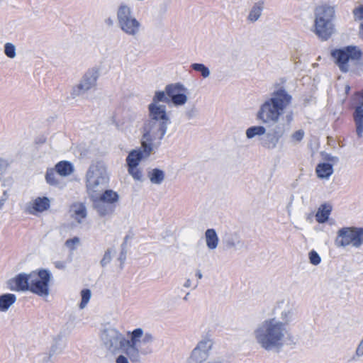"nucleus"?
Wrapping results in <instances>:
<instances>
[{"label":"nucleus","mask_w":363,"mask_h":363,"mask_svg":"<svg viewBox=\"0 0 363 363\" xmlns=\"http://www.w3.org/2000/svg\"><path fill=\"white\" fill-rule=\"evenodd\" d=\"M288 334L284 323L276 318L264 320L254 330L256 342L267 351H280Z\"/></svg>","instance_id":"1"},{"label":"nucleus","mask_w":363,"mask_h":363,"mask_svg":"<svg viewBox=\"0 0 363 363\" xmlns=\"http://www.w3.org/2000/svg\"><path fill=\"white\" fill-rule=\"evenodd\" d=\"M170 123L171 120L167 111L152 107L151 111H149V118L144 123L141 139L142 147L147 155L153 150V141L163 139Z\"/></svg>","instance_id":"2"},{"label":"nucleus","mask_w":363,"mask_h":363,"mask_svg":"<svg viewBox=\"0 0 363 363\" xmlns=\"http://www.w3.org/2000/svg\"><path fill=\"white\" fill-rule=\"evenodd\" d=\"M291 101V95L284 88L278 89L273 91L271 97L260 106L257 113V119L264 123H277Z\"/></svg>","instance_id":"3"},{"label":"nucleus","mask_w":363,"mask_h":363,"mask_svg":"<svg viewBox=\"0 0 363 363\" xmlns=\"http://www.w3.org/2000/svg\"><path fill=\"white\" fill-rule=\"evenodd\" d=\"M108 182L109 175L103 162H96L89 166L86 174V188L89 198L96 193L102 192Z\"/></svg>","instance_id":"4"},{"label":"nucleus","mask_w":363,"mask_h":363,"mask_svg":"<svg viewBox=\"0 0 363 363\" xmlns=\"http://www.w3.org/2000/svg\"><path fill=\"white\" fill-rule=\"evenodd\" d=\"M315 33L323 40H327L333 34L335 8L328 5L318 6L315 10Z\"/></svg>","instance_id":"5"},{"label":"nucleus","mask_w":363,"mask_h":363,"mask_svg":"<svg viewBox=\"0 0 363 363\" xmlns=\"http://www.w3.org/2000/svg\"><path fill=\"white\" fill-rule=\"evenodd\" d=\"M143 334V330L140 328L129 332L130 339H127L120 349L132 362H139L141 354H147L152 352V350L149 347L143 348L139 345Z\"/></svg>","instance_id":"6"},{"label":"nucleus","mask_w":363,"mask_h":363,"mask_svg":"<svg viewBox=\"0 0 363 363\" xmlns=\"http://www.w3.org/2000/svg\"><path fill=\"white\" fill-rule=\"evenodd\" d=\"M362 55V50L357 46L348 45L331 52V56L335 59V64L342 72L349 71V62H358Z\"/></svg>","instance_id":"7"},{"label":"nucleus","mask_w":363,"mask_h":363,"mask_svg":"<svg viewBox=\"0 0 363 363\" xmlns=\"http://www.w3.org/2000/svg\"><path fill=\"white\" fill-rule=\"evenodd\" d=\"M117 21L120 28L129 35H135L138 33L140 23L133 16L130 6L121 4L117 10Z\"/></svg>","instance_id":"8"},{"label":"nucleus","mask_w":363,"mask_h":363,"mask_svg":"<svg viewBox=\"0 0 363 363\" xmlns=\"http://www.w3.org/2000/svg\"><path fill=\"white\" fill-rule=\"evenodd\" d=\"M350 244L357 248L363 245V228L345 227L338 230L336 246L345 247Z\"/></svg>","instance_id":"9"},{"label":"nucleus","mask_w":363,"mask_h":363,"mask_svg":"<svg viewBox=\"0 0 363 363\" xmlns=\"http://www.w3.org/2000/svg\"><path fill=\"white\" fill-rule=\"evenodd\" d=\"M51 274L48 269H41L38 272L30 273L29 291L40 296L49 295V282Z\"/></svg>","instance_id":"10"},{"label":"nucleus","mask_w":363,"mask_h":363,"mask_svg":"<svg viewBox=\"0 0 363 363\" xmlns=\"http://www.w3.org/2000/svg\"><path fill=\"white\" fill-rule=\"evenodd\" d=\"M101 340L106 349L116 352L120 350L127 339L118 330L109 327L101 331Z\"/></svg>","instance_id":"11"},{"label":"nucleus","mask_w":363,"mask_h":363,"mask_svg":"<svg viewBox=\"0 0 363 363\" xmlns=\"http://www.w3.org/2000/svg\"><path fill=\"white\" fill-rule=\"evenodd\" d=\"M213 342L208 337L200 340L192 350L187 363H203L209 357Z\"/></svg>","instance_id":"12"},{"label":"nucleus","mask_w":363,"mask_h":363,"mask_svg":"<svg viewBox=\"0 0 363 363\" xmlns=\"http://www.w3.org/2000/svg\"><path fill=\"white\" fill-rule=\"evenodd\" d=\"M99 77L96 70L91 69L86 72L82 77L79 83L73 87L71 96L73 99L79 96L94 87Z\"/></svg>","instance_id":"13"},{"label":"nucleus","mask_w":363,"mask_h":363,"mask_svg":"<svg viewBox=\"0 0 363 363\" xmlns=\"http://www.w3.org/2000/svg\"><path fill=\"white\" fill-rule=\"evenodd\" d=\"M186 91L187 89L181 83L168 84L165 87L167 95L175 106H182L186 102Z\"/></svg>","instance_id":"14"},{"label":"nucleus","mask_w":363,"mask_h":363,"mask_svg":"<svg viewBox=\"0 0 363 363\" xmlns=\"http://www.w3.org/2000/svg\"><path fill=\"white\" fill-rule=\"evenodd\" d=\"M30 274L20 273L7 281L8 288L11 291H29Z\"/></svg>","instance_id":"15"},{"label":"nucleus","mask_w":363,"mask_h":363,"mask_svg":"<svg viewBox=\"0 0 363 363\" xmlns=\"http://www.w3.org/2000/svg\"><path fill=\"white\" fill-rule=\"evenodd\" d=\"M92 201L93 208L101 217L111 216L115 212L116 207L111 203L102 201L100 199L89 198Z\"/></svg>","instance_id":"16"},{"label":"nucleus","mask_w":363,"mask_h":363,"mask_svg":"<svg viewBox=\"0 0 363 363\" xmlns=\"http://www.w3.org/2000/svg\"><path fill=\"white\" fill-rule=\"evenodd\" d=\"M151 153L148 155L141 147V149L133 150L126 157L128 167H137L140 161L145 157H148Z\"/></svg>","instance_id":"17"},{"label":"nucleus","mask_w":363,"mask_h":363,"mask_svg":"<svg viewBox=\"0 0 363 363\" xmlns=\"http://www.w3.org/2000/svg\"><path fill=\"white\" fill-rule=\"evenodd\" d=\"M223 242L228 250L232 248L237 249L238 247H241L244 244L240 234L237 232L225 233L223 238Z\"/></svg>","instance_id":"18"},{"label":"nucleus","mask_w":363,"mask_h":363,"mask_svg":"<svg viewBox=\"0 0 363 363\" xmlns=\"http://www.w3.org/2000/svg\"><path fill=\"white\" fill-rule=\"evenodd\" d=\"M111 203L117 206L119 201V194L112 189H104L102 192H99L91 196Z\"/></svg>","instance_id":"19"},{"label":"nucleus","mask_w":363,"mask_h":363,"mask_svg":"<svg viewBox=\"0 0 363 363\" xmlns=\"http://www.w3.org/2000/svg\"><path fill=\"white\" fill-rule=\"evenodd\" d=\"M159 102H164L167 104L170 102L169 96L167 95L166 92L163 91H155L152 103L148 105V111H151L152 107L153 106L160 108L161 111H167L166 106L160 105L158 104Z\"/></svg>","instance_id":"20"},{"label":"nucleus","mask_w":363,"mask_h":363,"mask_svg":"<svg viewBox=\"0 0 363 363\" xmlns=\"http://www.w3.org/2000/svg\"><path fill=\"white\" fill-rule=\"evenodd\" d=\"M50 206V202L48 197H38L33 201L31 208H28V211L31 214H34V211L43 212L48 210Z\"/></svg>","instance_id":"21"},{"label":"nucleus","mask_w":363,"mask_h":363,"mask_svg":"<svg viewBox=\"0 0 363 363\" xmlns=\"http://www.w3.org/2000/svg\"><path fill=\"white\" fill-rule=\"evenodd\" d=\"M205 240L208 250H214L217 248L219 238L215 229L208 228L206 230Z\"/></svg>","instance_id":"22"},{"label":"nucleus","mask_w":363,"mask_h":363,"mask_svg":"<svg viewBox=\"0 0 363 363\" xmlns=\"http://www.w3.org/2000/svg\"><path fill=\"white\" fill-rule=\"evenodd\" d=\"M317 177L320 179H328L333 173V165L328 162L319 163L315 168Z\"/></svg>","instance_id":"23"},{"label":"nucleus","mask_w":363,"mask_h":363,"mask_svg":"<svg viewBox=\"0 0 363 363\" xmlns=\"http://www.w3.org/2000/svg\"><path fill=\"white\" fill-rule=\"evenodd\" d=\"M331 211L332 207L330 205L326 203L320 205L315 214L316 221L319 223H324L328 221Z\"/></svg>","instance_id":"24"},{"label":"nucleus","mask_w":363,"mask_h":363,"mask_svg":"<svg viewBox=\"0 0 363 363\" xmlns=\"http://www.w3.org/2000/svg\"><path fill=\"white\" fill-rule=\"evenodd\" d=\"M55 171L62 177L70 175L74 172L72 164L66 160L60 161L55 165Z\"/></svg>","instance_id":"25"},{"label":"nucleus","mask_w":363,"mask_h":363,"mask_svg":"<svg viewBox=\"0 0 363 363\" xmlns=\"http://www.w3.org/2000/svg\"><path fill=\"white\" fill-rule=\"evenodd\" d=\"M16 296L13 294L0 295V311L5 312L16 302Z\"/></svg>","instance_id":"26"},{"label":"nucleus","mask_w":363,"mask_h":363,"mask_svg":"<svg viewBox=\"0 0 363 363\" xmlns=\"http://www.w3.org/2000/svg\"><path fill=\"white\" fill-rule=\"evenodd\" d=\"M264 9V1H259L254 4L250 13L247 16L248 21L251 22L257 21L262 15V12Z\"/></svg>","instance_id":"27"},{"label":"nucleus","mask_w":363,"mask_h":363,"mask_svg":"<svg viewBox=\"0 0 363 363\" xmlns=\"http://www.w3.org/2000/svg\"><path fill=\"white\" fill-rule=\"evenodd\" d=\"M279 140L272 132H269L260 138V144L267 149L272 150L277 147Z\"/></svg>","instance_id":"28"},{"label":"nucleus","mask_w":363,"mask_h":363,"mask_svg":"<svg viewBox=\"0 0 363 363\" xmlns=\"http://www.w3.org/2000/svg\"><path fill=\"white\" fill-rule=\"evenodd\" d=\"M147 177L152 184L160 185L164 180L165 174L163 170L155 168L147 172Z\"/></svg>","instance_id":"29"},{"label":"nucleus","mask_w":363,"mask_h":363,"mask_svg":"<svg viewBox=\"0 0 363 363\" xmlns=\"http://www.w3.org/2000/svg\"><path fill=\"white\" fill-rule=\"evenodd\" d=\"M72 209L75 216L74 218L78 223H81L83 218L86 217V208L83 203H77L72 206Z\"/></svg>","instance_id":"30"},{"label":"nucleus","mask_w":363,"mask_h":363,"mask_svg":"<svg viewBox=\"0 0 363 363\" xmlns=\"http://www.w3.org/2000/svg\"><path fill=\"white\" fill-rule=\"evenodd\" d=\"M266 133V128L262 125H255L248 128L246 130V137L247 139H252L255 136L264 135Z\"/></svg>","instance_id":"31"},{"label":"nucleus","mask_w":363,"mask_h":363,"mask_svg":"<svg viewBox=\"0 0 363 363\" xmlns=\"http://www.w3.org/2000/svg\"><path fill=\"white\" fill-rule=\"evenodd\" d=\"M130 239V236L129 235H126L125 238H124V240H123V243L121 244V252H120V255H119V257L118 258V259L120 261L121 264H120V268L122 269L123 268V264H124V262L126 259V255H127V242H128V240Z\"/></svg>","instance_id":"32"},{"label":"nucleus","mask_w":363,"mask_h":363,"mask_svg":"<svg viewBox=\"0 0 363 363\" xmlns=\"http://www.w3.org/2000/svg\"><path fill=\"white\" fill-rule=\"evenodd\" d=\"M191 67L196 72H200L203 78H207L210 76V69L204 64L202 63H193Z\"/></svg>","instance_id":"33"},{"label":"nucleus","mask_w":363,"mask_h":363,"mask_svg":"<svg viewBox=\"0 0 363 363\" xmlns=\"http://www.w3.org/2000/svg\"><path fill=\"white\" fill-rule=\"evenodd\" d=\"M293 315L294 311L292 309L284 310L281 312V318L282 320L280 321L284 323L286 329H288V325L292 320Z\"/></svg>","instance_id":"34"},{"label":"nucleus","mask_w":363,"mask_h":363,"mask_svg":"<svg viewBox=\"0 0 363 363\" xmlns=\"http://www.w3.org/2000/svg\"><path fill=\"white\" fill-rule=\"evenodd\" d=\"M91 296V290L89 289H84L81 291L82 300L79 304L80 308H84L89 301Z\"/></svg>","instance_id":"35"},{"label":"nucleus","mask_w":363,"mask_h":363,"mask_svg":"<svg viewBox=\"0 0 363 363\" xmlns=\"http://www.w3.org/2000/svg\"><path fill=\"white\" fill-rule=\"evenodd\" d=\"M55 169H48L46 172L45 179L48 184L50 185H57L58 180L55 178Z\"/></svg>","instance_id":"36"},{"label":"nucleus","mask_w":363,"mask_h":363,"mask_svg":"<svg viewBox=\"0 0 363 363\" xmlns=\"http://www.w3.org/2000/svg\"><path fill=\"white\" fill-rule=\"evenodd\" d=\"M4 53L9 58H14L16 55L15 45L11 43H6L4 45Z\"/></svg>","instance_id":"37"},{"label":"nucleus","mask_w":363,"mask_h":363,"mask_svg":"<svg viewBox=\"0 0 363 363\" xmlns=\"http://www.w3.org/2000/svg\"><path fill=\"white\" fill-rule=\"evenodd\" d=\"M128 171L130 175L133 177L135 180L141 181L143 177L142 172L137 167H128Z\"/></svg>","instance_id":"38"},{"label":"nucleus","mask_w":363,"mask_h":363,"mask_svg":"<svg viewBox=\"0 0 363 363\" xmlns=\"http://www.w3.org/2000/svg\"><path fill=\"white\" fill-rule=\"evenodd\" d=\"M310 263L313 265H318L321 262V258L318 252L315 250H311L308 254Z\"/></svg>","instance_id":"39"},{"label":"nucleus","mask_w":363,"mask_h":363,"mask_svg":"<svg viewBox=\"0 0 363 363\" xmlns=\"http://www.w3.org/2000/svg\"><path fill=\"white\" fill-rule=\"evenodd\" d=\"M272 133L275 135L277 138L279 140L285 133L284 125L281 124L276 125L275 127L272 129Z\"/></svg>","instance_id":"40"},{"label":"nucleus","mask_w":363,"mask_h":363,"mask_svg":"<svg viewBox=\"0 0 363 363\" xmlns=\"http://www.w3.org/2000/svg\"><path fill=\"white\" fill-rule=\"evenodd\" d=\"M111 253V249H108L106 251H105L104 257L100 262V264L102 267H105L108 264L111 262L112 259Z\"/></svg>","instance_id":"41"},{"label":"nucleus","mask_w":363,"mask_h":363,"mask_svg":"<svg viewBox=\"0 0 363 363\" xmlns=\"http://www.w3.org/2000/svg\"><path fill=\"white\" fill-rule=\"evenodd\" d=\"M354 21L363 20V5L354 8L352 11Z\"/></svg>","instance_id":"42"},{"label":"nucleus","mask_w":363,"mask_h":363,"mask_svg":"<svg viewBox=\"0 0 363 363\" xmlns=\"http://www.w3.org/2000/svg\"><path fill=\"white\" fill-rule=\"evenodd\" d=\"M154 337L151 333H146L143 334V337L140 339V342H139V345L141 346V345H147L150 344L153 342Z\"/></svg>","instance_id":"43"},{"label":"nucleus","mask_w":363,"mask_h":363,"mask_svg":"<svg viewBox=\"0 0 363 363\" xmlns=\"http://www.w3.org/2000/svg\"><path fill=\"white\" fill-rule=\"evenodd\" d=\"M62 351V347L60 346L58 340H55V342L52 345L49 354L53 356L55 354H60Z\"/></svg>","instance_id":"44"},{"label":"nucleus","mask_w":363,"mask_h":363,"mask_svg":"<svg viewBox=\"0 0 363 363\" xmlns=\"http://www.w3.org/2000/svg\"><path fill=\"white\" fill-rule=\"evenodd\" d=\"M79 242V238L78 237H74L73 238H71V239H68L66 240L65 242V245L71 249V250H74L75 247H74V245L75 244H78Z\"/></svg>","instance_id":"45"},{"label":"nucleus","mask_w":363,"mask_h":363,"mask_svg":"<svg viewBox=\"0 0 363 363\" xmlns=\"http://www.w3.org/2000/svg\"><path fill=\"white\" fill-rule=\"evenodd\" d=\"M304 136V131L303 130H298L295 131L292 135V139L296 142H300L303 140Z\"/></svg>","instance_id":"46"},{"label":"nucleus","mask_w":363,"mask_h":363,"mask_svg":"<svg viewBox=\"0 0 363 363\" xmlns=\"http://www.w3.org/2000/svg\"><path fill=\"white\" fill-rule=\"evenodd\" d=\"M10 163L7 160L0 157V173L5 172L9 167Z\"/></svg>","instance_id":"47"},{"label":"nucleus","mask_w":363,"mask_h":363,"mask_svg":"<svg viewBox=\"0 0 363 363\" xmlns=\"http://www.w3.org/2000/svg\"><path fill=\"white\" fill-rule=\"evenodd\" d=\"M8 198L7 191H4L3 195L0 197V209L2 208Z\"/></svg>","instance_id":"48"},{"label":"nucleus","mask_w":363,"mask_h":363,"mask_svg":"<svg viewBox=\"0 0 363 363\" xmlns=\"http://www.w3.org/2000/svg\"><path fill=\"white\" fill-rule=\"evenodd\" d=\"M196 115V110L194 108H192L191 110L186 112V116L188 119H191L195 117Z\"/></svg>","instance_id":"49"},{"label":"nucleus","mask_w":363,"mask_h":363,"mask_svg":"<svg viewBox=\"0 0 363 363\" xmlns=\"http://www.w3.org/2000/svg\"><path fill=\"white\" fill-rule=\"evenodd\" d=\"M55 267L59 269H65L66 268V264L62 261H56L54 263Z\"/></svg>","instance_id":"50"},{"label":"nucleus","mask_w":363,"mask_h":363,"mask_svg":"<svg viewBox=\"0 0 363 363\" xmlns=\"http://www.w3.org/2000/svg\"><path fill=\"white\" fill-rule=\"evenodd\" d=\"M116 363H129L128 357H125L123 354L119 355L116 358Z\"/></svg>","instance_id":"51"},{"label":"nucleus","mask_w":363,"mask_h":363,"mask_svg":"<svg viewBox=\"0 0 363 363\" xmlns=\"http://www.w3.org/2000/svg\"><path fill=\"white\" fill-rule=\"evenodd\" d=\"M356 355L358 357L363 355V342H360L357 350H356Z\"/></svg>","instance_id":"52"},{"label":"nucleus","mask_w":363,"mask_h":363,"mask_svg":"<svg viewBox=\"0 0 363 363\" xmlns=\"http://www.w3.org/2000/svg\"><path fill=\"white\" fill-rule=\"evenodd\" d=\"M43 363H54L52 356L50 354H48L47 356H45L43 359Z\"/></svg>","instance_id":"53"},{"label":"nucleus","mask_w":363,"mask_h":363,"mask_svg":"<svg viewBox=\"0 0 363 363\" xmlns=\"http://www.w3.org/2000/svg\"><path fill=\"white\" fill-rule=\"evenodd\" d=\"M286 121L288 123H290L293 121V111L288 112L285 116Z\"/></svg>","instance_id":"54"},{"label":"nucleus","mask_w":363,"mask_h":363,"mask_svg":"<svg viewBox=\"0 0 363 363\" xmlns=\"http://www.w3.org/2000/svg\"><path fill=\"white\" fill-rule=\"evenodd\" d=\"M104 22L105 24L109 27L113 26L114 23L113 20L111 17L106 18Z\"/></svg>","instance_id":"55"},{"label":"nucleus","mask_w":363,"mask_h":363,"mask_svg":"<svg viewBox=\"0 0 363 363\" xmlns=\"http://www.w3.org/2000/svg\"><path fill=\"white\" fill-rule=\"evenodd\" d=\"M326 160H328V161L333 162H337L339 160L337 157L331 156V155H328Z\"/></svg>","instance_id":"56"},{"label":"nucleus","mask_w":363,"mask_h":363,"mask_svg":"<svg viewBox=\"0 0 363 363\" xmlns=\"http://www.w3.org/2000/svg\"><path fill=\"white\" fill-rule=\"evenodd\" d=\"M196 277L199 279H202L203 274H202L201 270H199V269L196 270Z\"/></svg>","instance_id":"57"},{"label":"nucleus","mask_w":363,"mask_h":363,"mask_svg":"<svg viewBox=\"0 0 363 363\" xmlns=\"http://www.w3.org/2000/svg\"><path fill=\"white\" fill-rule=\"evenodd\" d=\"M191 285V281L189 279H186V281H185L184 284V286L186 287V288H189L190 287Z\"/></svg>","instance_id":"58"},{"label":"nucleus","mask_w":363,"mask_h":363,"mask_svg":"<svg viewBox=\"0 0 363 363\" xmlns=\"http://www.w3.org/2000/svg\"><path fill=\"white\" fill-rule=\"evenodd\" d=\"M359 35L363 38V22L359 26Z\"/></svg>","instance_id":"59"},{"label":"nucleus","mask_w":363,"mask_h":363,"mask_svg":"<svg viewBox=\"0 0 363 363\" xmlns=\"http://www.w3.org/2000/svg\"><path fill=\"white\" fill-rule=\"evenodd\" d=\"M189 293H187V294H186V296L184 297V301H187V300H188V296H189Z\"/></svg>","instance_id":"60"},{"label":"nucleus","mask_w":363,"mask_h":363,"mask_svg":"<svg viewBox=\"0 0 363 363\" xmlns=\"http://www.w3.org/2000/svg\"><path fill=\"white\" fill-rule=\"evenodd\" d=\"M208 363H221V362H218V361H211V362H208Z\"/></svg>","instance_id":"61"},{"label":"nucleus","mask_w":363,"mask_h":363,"mask_svg":"<svg viewBox=\"0 0 363 363\" xmlns=\"http://www.w3.org/2000/svg\"><path fill=\"white\" fill-rule=\"evenodd\" d=\"M361 341L363 342V339Z\"/></svg>","instance_id":"62"}]
</instances>
